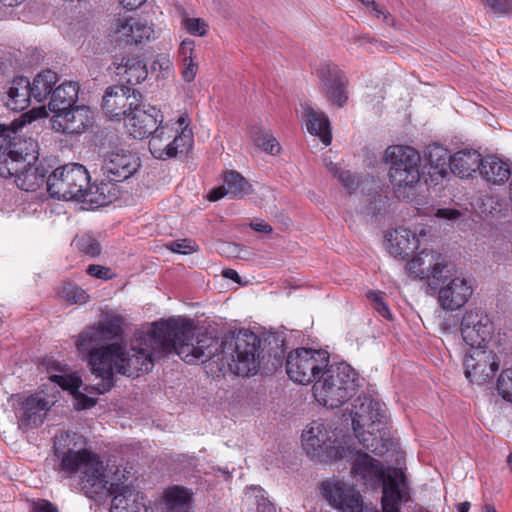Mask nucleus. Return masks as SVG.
<instances>
[{
  "mask_svg": "<svg viewBox=\"0 0 512 512\" xmlns=\"http://www.w3.org/2000/svg\"><path fill=\"white\" fill-rule=\"evenodd\" d=\"M256 342V336L247 332L218 339L197 330L193 321L178 317L142 325L130 351L116 345L111 347L110 356L113 369L129 378L151 371L155 356L170 351L187 364L214 359L220 370L246 377L259 368Z\"/></svg>",
  "mask_w": 512,
  "mask_h": 512,
  "instance_id": "1",
  "label": "nucleus"
},
{
  "mask_svg": "<svg viewBox=\"0 0 512 512\" xmlns=\"http://www.w3.org/2000/svg\"><path fill=\"white\" fill-rule=\"evenodd\" d=\"M124 325V317L110 311L104 314L103 319L99 323L88 327L78 336L76 340L78 352L86 359L91 373L103 381L102 384L97 386L85 387L84 390L88 395L79 391L82 386V379L77 373H66L65 366L60 364L51 367L48 371L49 382L56 383L63 390L68 391L73 398L74 407L77 410L93 407L97 402V396L111 389L114 375L126 376V374L113 369L110 349L113 346L119 345L130 351L133 340L142 329V326L134 331L132 337L127 342L119 340L100 345L108 337L119 336L123 332Z\"/></svg>",
  "mask_w": 512,
  "mask_h": 512,
  "instance_id": "2",
  "label": "nucleus"
},
{
  "mask_svg": "<svg viewBox=\"0 0 512 512\" xmlns=\"http://www.w3.org/2000/svg\"><path fill=\"white\" fill-rule=\"evenodd\" d=\"M348 435L342 430L331 429L323 422L308 424L301 434V445L308 456L324 455L330 462L347 460L352 464L351 475L365 485L383 482V512H399V505L409 500V487L401 469L391 468L384 473L367 453L355 451L348 445Z\"/></svg>",
  "mask_w": 512,
  "mask_h": 512,
  "instance_id": "3",
  "label": "nucleus"
},
{
  "mask_svg": "<svg viewBox=\"0 0 512 512\" xmlns=\"http://www.w3.org/2000/svg\"><path fill=\"white\" fill-rule=\"evenodd\" d=\"M125 131L135 139L149 138L148 149L159 160H168L188 153L194 145L192 117L182 109L164 119L163 112L154 105L135 104L125 115Z\"/></svg>",
  "mask_w": 512,
  "mask_h": 512,
  "instance_id": "4",
  "label": "nucleus"
},
{
  "mask_svg": "<svg viewBox=\"0 0 512 512\" xmlns=\"http://www.w3.org/2000/svg\"><path fill=\"white\" fill-rule=\"evenodd\" d=\"M47 115L44 107H35L9 124L0 126V176L14 177L16 185L25 191L40 188L47 174L38 163V144L32 139H22L23 128Z\"/></svg>",
  "mask_w": 512,
  "mask_h": 512,
  "instance_id": "5",
  "label": "nucleus"
},
{
  "mask_svg": "<svg viewBox=\"0 0 512 512\" xmlns=\"http://www.w3.org/2000/svg\"><path fill=\"white\" fill-rule=\"evenodd\" d=\"M85 440L74 433H63L55 441V454L61 458V470L68 475L81 471V485L90 498L104 494L110 475L122 469L126 462L122 458L108 457L105 460L84 448Z\"/></svg>",
  "mask_w": 512,
  "mask_h": 512,
  "instance_id": "6",
  "label": "nucleus"
},
{
  "mask_svg": "<svg viewBox=\"0 0 512 512\" xmlns=\"http://www.w3.org/2000/svg\"><path fill=\"white\" fill-rule=\"evenodd\" d=\"M460 330L463 340L470 346L464 358L465 376L471 382L485 381L497 369L492 354L485 349L493 336V322L484 312L470 310L465 312Z\"/></svg>",
  "mask_w": 512,
  "mask_h": 512,
  "instance_id": "7",
  "label": "nucleus"
},
{
  "mask_svg": "<svg viewBox=\"0 0 512 512\" xmlns=\"http://www.w3.org/2000/svg\"><path fill=\"white\" fill-rule=\"evenodd\" d=\"M80 87L76 82H64L54 90L47 106L43 105L51 128L66 136H78L93 124L94 115L90 107L78 105Z\"/></svg>",
  "mask_w": 512,
  "mask_h": 512,
  "instance_id": "8",
  "label": "nucleus"
},
{
  "mask_svg": "<svg viewBox=\"0 0 512 512\" xmlns=\"http://www.w3.org/2000/svg\"><path fill=\"white\" fill-rule=\"evenodd\" d=\"M384 159L389 165L388 180L394 196L417 209L421 188V157L419 153L407 146L393 145L385 150Z\"/></svg>",
  "mask_w": 512,
  "mask_h": 512,
  "instance_id": "9",
  "label": "nucleus"
},
{
  "mask_svg": "<svg viewBox=\"0 0 512 512\" xmlns=\"http://www.w3.org/2000/svg\"><path fill=\"white\" fill-rule=\"evenodd\" d=\"M57 402V391L46 384L41 389L12 394L7 404L14 414L18 428L26 432L42 426Z\"/></svg>",
  "mask_w": 512,
  "mask_h": 512,
  "instance_id": "10",
  "label": "nucleus"
},
{
  "mask_svg": "<svg viewBox=\"0 0 512 512\" xmlns=\"http://www.w3.org/2000/svg\"><path fill=\"white\" fill-rule=\"evenodd\" d=\"M356 378L357 374L349 364L331 365L313 384V397L326 408H338L356 393Z\"/></svg>",
  "mask_w": 512,
  "mask_h": 512,
  "instance_id": "11",
  "label": "nucleus"
},
{
  "mask_svg": "<svg viewBox=\"0 0 512 512\" xmlns=\"http://www.w3.org/2000/svg\"><path fill=\"white\" fill-rule=\"evenodd\" d=\"M382 405L369 398L359 399L353 404L351 418L353 430L359 442L367 450L382 454L385 444L383 430L385 427Z\"/></svg>",
  "mask_w": 512,
  "mask_h": 512,
  "instance_id": "12",
  "label": "nucleus"
},
{
  "mask_svg": "<svg viewBox=\"0 0 512 512\" xmlns=\"http://www.w3.org/2000/svg\"><path fill=\"white\" fill-rule=\"evenodd\" d=\"M136 481V472L128 463L110 475L105 490L113 496L110 512H154L151 501L135 486Z\"/></svg>",
  "mask_w": 512,
  "mask_h": 512,
  "instance_id": "13",
  "label": "nucleus"
},
{
  "mask_svg": "<svg viewBox=\"0 0 512 512\" xmlns=\"http://www.w3.org/2000/svg\"><path fill=\"white\" fill-rule=\"evenodd\" d=\"M330 366V355L322 349L297 348L286 358L289 379L301 385L314 384Z\"/></svg>",
  "mask_w": 512,
  "mask_h": 512,
  "instance_id": "14",
  "label": "nucleus"
},
{
  "mask_svg": "<svg viewBox=\"0 0 512 512\" xmlns=\"http://www.w3.org/2000/svg\"><path fill=\"white\" fill-rule=\"evenodd\" d=\"M90 175L80 164L69 163L56 168L47 178L49 194L60 200L80 202L89 187Z\"/></svg>",
  "mask_w": 512,
  "mask_h": 512,
  "instance_id": "15",
  "label": "nucleus"
},
{
  "mask_svg": "<svg viewBox=\"0 0 512 512\" xmlns=\"http://www.w3.org/2000/svg\"><path fill=\"white\" fill-rule=\"evenodd\" d=\"M427 235L424 225L399 227L386 235V248L394 258L404 259L420 248Z\"/></svg>",
  "mask_w": 512,
  "mask_h": 512,
  "instance_id": "16",
  "label": "nucleus"
},
{
  "mask_svg": "<svg viewBox=\"0 0 512 512\" xmlns=\"http://www.w3.org/2000/svg\"><path fill=\"white\" fill-rule=\"evenodd\" d=\"M405 268L410 276L427 281L429 284L439 281L444 273L451 271L450 265L441 255L428 249H423L412 257Z\"/></svg>",
  "mask_w": 512,
  "mask_h": 512,
  "instance_id": "17",
  "label": "nucleus"
},
{
  "mask_svg": "<svg viewBox=\"0 0 512 512\" xmlns=\"http://www.w3.org/2000/svg\"><path fill=\"white\" fill-rule=\"evenodd\" d=\"M139 167L140 160L136 154L116 148L105 156L102 170L110 181L120 182L131 177Z\"/></svg>",
  "mask_w": 512,
  "mask_h": 512,
  "instance_id": "18",
  "label": "nucleus"
},
{
  "mask_svg": "<svg viewBox=\"0 0 512 512\" xmlns=\"http://www.w3.org/2000/svg\"><path fill=\"white\" fill-rule=\"evenodd\" d=\"M321 491L327 502L339 512H362L363 501L359 493L337 480L325 481Z\"/></svg>",
  "mask_w": 512,
  "mask_h": 512,
  "instance_id": "19",
  "label": "nucleus"
},
{
  "mask_svg": "<svg viewBox=\"0 0 512 512\" xmlns=\"http://www.w3.org/2000/svg\"><path fill=\"white\" fill-rule=\"evenodd\" d=\"M154 35L153 25L132 17L119 19L113 26L112 37L116 42L132 45L150 41Z\"/></svg>",
  "mask_w": 512,
  "mask_h": 512,
  "instance_id": "20",
  "label": "nucleus"
},
{
  "mask_svg": "<svg viewBox=\"0 0 512 512\" xmlns=\"http://www.w3.org/2000/svg\"><path fill=\"white\" fill-rule=\"evenodd\" d=\"M139 102L137 94L128 87H111L107 89L102 100V109L110 119L124 121L125 115Z\"/></svg>",
  "mask_w": 512,
  "mask_h": 512,
  "instance_id": "21",
  "label": "nucleus"
},
{
  "mask_svg": "<svg viewBox=\"0 0 512 512\" xmlns=\"http://www.w3.org/2000/svg\"><path fill=\"white\" fill-rule=\"evenodd\" d=\"M472 294L471 281L463 276H457L440 289L439 302L446 310H456L463 307Z\"/></svg>",
  "mask_w": 512,
  "mask_h": 512,
  "instance_id": "22",
  "label": "nucleus"
},
{
  "mask_svg": "<svg viewBox=\"0 0 512 512\" xmlns=\"http://www.w3.org/2000/svg\"><path fill=\"white\" fill-rule=\"evenodd\" d=\"M193 492L182 486H170L163 490L158 500V512H190Z\"/></svg>",
  "mask_w": 512,
  "mask_h": 512,
  "instance_id": "23",
  "label": "nucleus"
},
{
  "mask_svg": "<svg viewBox=\"0 0 512 512\" xmlns=\"http://www.w3.org/2000/svg\"><path fill=\"white\" fill-rule=\"evenodd\" d=\"M251 192V185L246 179L235 171L226 172L223 175V183L221 186L213 188L207 198L211 202L218 201L225 196L231 198H241Z\"/></svg>",
  "mask_w": 512,
  "mask_h": 512,
  "instance_id": "24",
  "label": "nucleus"
},
{
  "mask_svg": "<svg viewBox=\"0 0 512 512\" xmlns=\"http://www.w3.org/2000/svg\"><path fill=\"white\" fill-rule=\"evenodd\" d=\"M298 116L305 121L307 131L328 146L331 143L332 136L328 118L325 114L316 112L309 104L301 105V111L297 112Z\"/></svg>",
  "mask_w": 512,
  "mask_h": 512,
  "instance_id": "25",
  "label": "nucleus"
},
{
  "mask_svg": "<svg viewBox=\"0 0 512 512\" xmlns=\"http://www.w3.org/2000/svg\"><path fill=\"white\" fill-rule=\"evenodd\" d=\"M484 158L473 149H464L450 158L451 171L460 178H470L480 173Z\"/></svg>",
  "mask_w": 512,
  "mask_h": 512,
  "instance_id": "26",
  "label": "nucleus"
},
{
  "mask_svg": "<svg viewBox=\"0 0 512 512\" xmlns=\"http://www.w3.org/2000/svg\"><path fill=\"white\" fill-rule=\"evenodd\" d=\"M113 181L101 182L100 184L91 185L85 189L81 203L89 209H96L99 207L107 206L117 198V187Z\"/></svg>",
  "mask_w": 512,
  "mask_h": 512,
  "instance_id": "27",
  "label": "nucleus"
},
{
  "mask_svg": "<svg viewBox=\"0 0 512 512\" xmlns=\"http://www.w3.org/2000/svg\"><path fill=\"white\" fill-rule=\"evenodd\" d=\"M30 99L32 98L28 78H14L7 91L6 106L14 111H22L28 107Z\"/></svg>",
  "mask_w": 512,
  "mask_h": 512,
  "instance_id": "28",
  "label": "nucleus"
},
{
  "mask_svg": "<svg viewBox=\"0 0 512 512\" xmlns=\"http://www.w3.org/2000/svg\"><path fill=\"white\" fill-rule=\"evenodd\" d=\"M58 76L51 70H45L37 74L30 82L31 98L35 102L41 103L49 98L57 88L55 87Z\"/></svg>",
  "mask_w": 512,
  "mask_h": 512,
  "instance_id": "29",
  "label": "nucleus"
},
{
  "mask_svg": "<svg viewBox=\"0 0 512 512\" xmlns=\"http://www.w3.org/2000/svg\"><path fill=\"white\" fill-rule=\"evenodd\" d=\"M480 174L492 184H502L510 177V168L507 163L497 157L484 158Z\"/></svg>",
  "mask_w": 512,
  "mask_h": 512,
  "instance_id": "30",
  "label": "nucleus"
},
{
  "mask_svg": "<svg viewBox=\"0 0 512 512\" xmlns=\"http://www.w3.org/2000/svg\"><path fill=\"white\" fill-rule=\"evenodd\" d=\"M117 74L130 85L143 82L148 75L146 65L138 57H128L117 67Z\"/></svg>",
  "mask_w": 512,
  "mask_h": 512,
  "instance_id": "31",
  "label": "nucleus"
},
{
  "mask_svg": "<svg viewBox=\"0 0 512 512\" xmlns=\"http://www.w3.org/2000/svg\"><path fill=\"white\" fill-rule=\"evenodd\" d=\"M347 79L339 71L334 74V79L325 83V92L331 104L342 107L348 100L346 87Z\"/></svg>",
  "mask_w": 512,
  "mask_h": 512,
  "instance_id": "32",
  "label": "nucleus"
},
{
  "mask_svg": "<svg viewBox=\"0 0 512 512\" xmlns=\"http://www.w3.org/2000/svg\"><path fill=\"white\" fill-rule=\"evenodd\" d=\"M251 139L253 143L264 152L271 155H277L281 151V146L277 139L269 132L256 130L252 133Z\"/></svg>",
  "mask_w": 512,
  "mask_h": 512,
  "instance_id": "33",
  "label": "nucleus"
},
{
  "mask_svg": "<svg viewBox=\"0 0 512 512\" xmlns=\"http://www.w3.org/2000/svg\"><path fill=\"white\" fill-rule=\"evenodd\" d=\"M151 73L156 78L167 79L174 74V67L171 57L168 54H158L153 59L151 66Z\"/></svg>",
  "mask_w": 512,
  "mask_h": 512,
  "instance_id": "34",
  "label": "nucleus"
},
{
  "mask_svg": "<svg viewBox=\"0 0 512 512\" xmlns=\"http://www.w3.org/2000/svg\"><path fill=\"white\" fill-rule=\"evenodd\" d=\"M182 26L189 34L197 37H205L209 29L207 21L200 17L186 16L182 19Z\"/></svg>",
  "mask_w": 512,
  "mask_h": 512,
  "instance_id": "35",
  "label": "nucleus"
},
{
  "mask_svg": "<svg viewBox=\"0 0 512 512\" xmlns=\"http://www.w3.org/2000/svg\"><path fill=\"white\" fill-rule=\"evenodd\" d=\"M59 296L69 304H84L88 301V294L79 287L63 286Z\"/></svg>",
  "mask_w": 512,
  "mask_h": 512,
  "instance_id": "36",
  "label": "nucleus"
},
{
  "mask_svg": "<svg viewBox=\"0 0 512 512\" xmlns=\"http://www.w3.org/2000/svg\"><path fill=\"white\" fill-rule=\"evenodd\" d=\"M485 10L497 15L508 16L512 13V0H480Z\"/></svg>",
  "mask_w": 512,
  "mask_h": 512,
  "instance_id": "37",
  "label": "nucleus"
},
{
  "mask_svg": "<svg viewBox=\"0 0 512 512\" xmlns=\"http://www.w3.org/2000/svg\"><path fill=\"white\" fill-rule=\"evenodd\" d=\"M497 390L504 400L512 402V368L501 372L497 380Z\"/></svg>",
  "mask_w": 512,
  "mask_h": 512,
  "instance_id": "38",
  "label": "nucleus"
},
{
  "mask_svg": "<svg viewBox=\"0 0 512 512\" xmlns=\"http://www.w3.org/2000/svg\"><path fill=\"white\" fill-rule=\"evenodd\" d=\"M199 69L197 58H189L182 60L181 79L186 83L195 80Z\"/></svg>",
  "mask_w": 512,
  "mask_h": 512,
  "instance_id": "39",
  "label": "nucleus"
},
{
  "mask_svg": "<svg viewBox=\"0 0 512 512\" xmlns=\"http://www.w3.org/2000/svg\"><path fill=\"white\" fill-rule=\"evenodd\" d=\"M327 167L334 176L338 177V179L349 191L353 188L354 184L358 183L356 177L349 171H342L337 167V165L333 163L328 164Z\"/></svg>",
  "mask_w": 512,
  "mask_h": 512,
  "instance_id": "40",
  "label": "nucleus"
},
{
  "mask_svg": "<svg viewBox=\"0 0 512 512\" xmlns=\"http://www.w3.org/2000/svg\"><path fill=\"white\" fill-rule=\"evenodd\" d=\"M169 249L179 254H192L198 250L197 244L188 239L176 240L169 245Z\"/></svg>",
  "mask_w": 512,
  "mask_h": 512,
  "instance_id": "41",
  "label": "nucleus"
},
{
  "mask_svg": "<svg viewBox=\"0 0 512 512\" xmlns=\"http://www.w3.org/2000/svg\"><path fill=\"white\" fill-rule=\"evenodd\" d=\"M30 512H59L56 505L45 499L33 500L30 503Z\"/></svg>",
  "mask_w": 512,
  "mask_h": 512,
  "instance_id": "42",
  "label": "nucleus"
},
{
  "mask_svg": "<svg viewBox=\"0 0 512 512\" xmlns=\"http://www.w3.org/2000/svg\"><path fill=\"white\" fill-rule=\"evenodd\" d=\"M87 273L89 275H91L92 277L102 279V280H108L113 277L111 270L109 268L101 266V265L88 266Z\"/></svg>",
  "mask_w": 512,
  "mask_h": 512,
  "instance_id": "43",
  "label": "nucleus"
},
{
  "mask_svg": "<svg viewBox=\"0 0 512 512\" xmlns=\"http://www.w3.org/2000/svg\"><path fill=\"white\" fill-rule=\"evenodd\" d=\"M179 54L182 57V60L196 58L194 41L190 39L183 40L179 47Z\"/></svg>",
  "mask_w": 512,
  "mask_h": 512,
  "instance_id": "44",
  "label": "nucleus"
},
{
  "mask_svg": "<svg viewBox=\"0 0 512 512\" xmlns=\"http://www.w3.org/2000/svg\"><path fill=\"white\" fill-rule=\"evenodd\" d=\"M369 297L374 302V308L385 318H389L391 316L390 311L387 305L384 303L383 299L375 294L370 293Z\"/></svg>",
  "mask_w": 512,
  "mask_h": 512,
  "instance_id": "45",
  "label": "nucleus"
},
{
  "mask_svg": "<svg viewBox=\"0 0 512 512\" xmlns=\"http://www.w3.org/2000/svg\"><path fill=\"white\" fill-rule=\"evenodd\" d=\"M369 297L374 302V308L385 318H389L391 316L390 311L387 305L384 303L383 299L375 294L370 293Z\"/></svg>",
  "mask_w": 512,
  "mask_h": 512,
  "instance_id": "46",
  "label": "nucleus"
},
{
  "mask_svg": "<svg viewBox=\"0 0 512 512\" xmlns=\"http://www.w3.org/2000/svg\"><path fill=\"white\" fill-rule=\"evenodd\" d=\"M460 216L458 210L450 209V208H442L438 209L436 212V217L447 220H455Z\"/></svg>",
  "mask_w": 512,
  "mask_h": 512,
  "instance_id": "47",
  "label": "nucleus"
},
{
  "mask_svg": "<svg viewBox=\"0 0 512 512\" xmlns=\"http://www.w3.org/2000/svg\"><path fill=\"white\" fill-rule=\"evenodd\" d=\"M147 0H118L119 4L127 10H136Z\"/></svg>",
  "mask_w": 512,
  "mask_h": 512,
  "instance_id": "48",
  "label": "nucleus"
},
{
  "mask_svg": "<svg viewBox=\"0 0 512 512\" xmlns=\"http://www.w3.org/2000/svg\"><path fill=\"white\" fill-rule=\"evenodd\" d=\"M371 9L377 18L382 19L384 22L388 23L390 14L385 9H380L375 3L374 6H371Z\"/></svg>",
  "mask_w": 512,
  "mask_h": 512,
  "instance_id": "49",
  "label": "nucleus"
},
{
  "mask_svg": "<svg viewBox=\"0 0 512 512\" xmlns=\"http://www.w3.org/2000/svg\"><path fill=\"white\" fill-rule=\"evenodd\" d=\"M223 276L227 279H231L235 282H239L240 281V277L237 273V271L233 270V269H226L222 272Z\"/></svg>",
  "mask_w": 512,
  "mask_h": 512,
  "instance_id": "50",
  "label": "nucleus"
},
{
  "mask_svg": "<svg viewBox=\"0 0 512 512\" xmlns=\"http://www.w3.org/2000/svg\"><path fill=\"white\" fill-rule=\"evenodd\" d=\"M84 250L89 253L91 256H96L100 253V247L97 243H92L91 247L84 248Z\"/></svg>",
  "mask_w": 512,
  "mask_h": 512,
  "instance_id": "51",
  "label": "nucleus"
},
{
  "mask_svg": "<svg viewBox=\"0 0 512 512\" xmlns=\"http://www.w3.org/2000/svg\"><path fill=\"white\" fill-rule=\"evenodd\" d=\"M253 228L259 232L270 233L272 228L267 224H253Z\"/></svg>",
  "mask_w": 512,
  "mask_h": 512,
  "instance_id": "52",
  "label": "nucleus"
},
{
  "mask_svg": "<svg viewBox=\"0 0 512 512\" xmlns=\"http://www.w3.org/2000/svg\"><path fill=\"white\" fill-rule=\"evenodd\" d=\"M0 1L5 6L13 7V6H17V5L21 4L25 0H0Z\"/></svg>",
  "mask_w": 512,
  "mask_h": 512,
  "instance_id": "53",
  "label": "nucleus"
},
{
  "mask_svg": "<svg viewBox=\"0 0 512 512\" xmlns=\"http://www.w3.org/2000/svg\"><path fill=\"white\" fill-rule=\"evenodd\" d=\"M470 509V503L465 501V502H462L460 503L458 506H457V510L458 512H468Z\"/></svg>",
  "mask_w": 512,
  "mask_h": 512,
  "instance_id": "54",
  "label": "nucleus"
},
{
  "mask_svg": "<svg viewBox=\"0 0 512 512\" xmlns=\"http://www.w3.org/2000/svg\"><path fill=\"white\" fill-rule=\"evenodd\" d=\"M260 489L256 488V487H253V488H249L246 493H245V497L246 499H249L251 498L252 494H256V493H260Z\"/></svg>",
  "mask_w": 512,
  "mask_h": 512,
  "instance_id": "55",
  "label": "nucleus"
},
{
  "mask_svg": "<svg viewBox=\"0 0 512 512\" xmlns=\"http://www.w3.org/2000/svg\"><path fill=\"white\" fill-rule=\"evenodd\" d=\"M362 4H364L366 7L374 6L373 0H359Z\"/></svg>",
  "mask_w": 512,
  "mask_h": 512,
  "instance_id": "56",
  "label": "nucleus"
},
{
  "mask_svg": "<svg viewBox=\"0 0 512 512\" xmlns=\"http://www.w3.org/2000/svg\"><path fill=\"white\" fill-rule=\"evenodd\" d=\"M484 512H497L496 509L492 506L485 505L484 506Z\"/></svg>",
  "mask_w": 512,
  "mask_h": 512,
  "instance_id": "57",
  "label": "nucleus"
},
{
  "mask_svg": "<svg viewBox=\"0 0 512 512\" xmlns=\"http://www.w3.org/2000/svg\"><path fill=\"white\" fill-rule=\"evenodd\" d=\"M508 461H509V462H512V454H510V455H509V457H508Z\"/></svg>",
  "mask_w": 512,
  "mask_h": 512,
  "instance_id": "58",
  "label": "nucleus"
},
{
  "mask_svg": "<svg viewBox=\"0 0 512 512\" xmlns=\"http://www.w3.org/2000/svg\"><path fill=\"white\" fill-rule=\"evenodd\" d=\"M473 363L474 365L478 366V361L476 359L473 361Z\"/></svg>",
  "mask_w": 512,
  "mask_h": 512,
  "instance_id": "59",
  "label": "nucleus"
}]
</instances>
